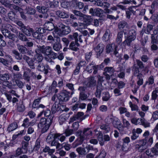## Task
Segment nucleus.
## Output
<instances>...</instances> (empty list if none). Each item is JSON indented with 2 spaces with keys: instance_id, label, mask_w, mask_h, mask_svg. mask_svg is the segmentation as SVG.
I'll return each instance as SVG.
<instances>
[{
  "instance_id": "f257e3e1",
  "label": "nucleus",
  "mask_w": 158,
  "mask_h": 158,
  "mask_svg": "<svg viewBox=\"0 0 158 158\" xmlns=\"http://www.w3.org/2000/svg\"><path fill=\"white\" fill-rule=\"evenodd\" d=\"M52 122V117H51L49 118H47L46 119L42 118L38 124V127L41 129L42 132L44 133L48 130Z\"/></svg>"
},
{
  "instance_id": "f03ea898",
  "label": "nucleus",
  "mask_w": 158,
  "mask_h": 158,
  "mask_svg": "<svg viewBox=\"0 0 158 158\" xmlns=\"http://www.w3.org/2000/svg\"><path fill=\"white\" fill-rule=\"evenodd\" d=\"M136 31L134 29L129 30L128 32V35L127 36L125 40L123 42L124 46H131L132 41H134L136 38Z\"/></svg>"
},
{
  "instance_id": "7ed1b4c3",
  "label": "nucleus",
  "mask_w": 158,
  "mask_h": 158,
  "mask_svg": "<svg viewBox=\"0 0 158 158\" xmlns=\"http://www.w3.org/2000/svg\"><path fill=\"white\" fill-rule=\"evenodd\" d=\"M57 26L59 28L60 31L59 33V35L60 36L67 35L71 32L70 27L68 26H65L61 22L58 23Z\"/></svg>"
},
{
  "instance_id": "20e7f679",
  "label": "nucleus",
  "mask_w": 158,
  "mask_h": 158,
  "mask_svg": "<svg viewBox=\"0 0 158 158\" xmlns=\"http://www.w3.org/2000/svg\"><path fill=\"white\" fill-rule=\"evenodd\" d=\"M137 143L138 144L135 145V147L139 152H143L148 147L147 140L145 139L139 140Z\"/></svg>"
},
{
  "instance_id": "39448f33",
  "label": "nucleus",
  "mask_w": 158,
  "mask_h": 158,
  "mask_svg": "<svg viewBox=\"0 0 158 158\" xmlns=\"http://www.w3.org/2000/svg\"><path fill=\"white\" fill-rule=\"evenodd\" d=\"M158 29L156 28L153 31V33L152 35L151 43L152 45L151 46V48L152 50H156L157 49V46L156 44H157L158 42L157 37L158 36Z\"/></svg>"
},
{
  "instance_id": "423d86ee",
  "label": "nucleus",
  "mask_w": 158,
  "mask_h": 158,
  "mask_svg": "<svg viewBox=\"0 0 158 158\" xmlns=\"http://www.w3.org/2000/svg\"><path fill=\"white\" fill-rule=\"evenodd\" d=\"M106 119L109 120L107 121L108 123H112L113 124L115 127H117L119 130H122L123 129L122 125L120 122V120L117 118H114L111 117H108L106 119Z\"/></svg>"
},
{
  "instance_id": "0eeeda50",
  "label": "nucleus",
  "mask_w": 158,
  "mask_h": 158,
  "mask_svg": "<svg viewBox=\"0 0 158 158\" xmlns=\"http://www.w3.org/2000/svg\"><path fill=\"white\" fill-rule=\"evenodd\" d=\"M104 13V10L99 8H91L89 9V13L93 16L102 17Z\"/></svg>"
},
{
  "instance_id": "6e6552de",
  "label": "nucleus",
  "mask_w": 158,
  "mask_h": 158,
  "mask_svg": "<svg viewBox=\"0 0 158 158\" xmlns=\"http://www.w3.org/2000/svg\"><path fill=\"white\" fill-rule=\"evenodd\" d=\"M73 93L72 92L71 93L67 92L66 90H63L61 92L60 95L58 96V98L59 100L62 101L66 102L68 101L69 99V97L70 95L72 96Z\"/></svg>"
},
{
  "instance_id": "1a4fd4ad",
  "label": "nucleus",
  "mask_w": 158,
  "mask_h": 158,
  "mask_svg": "<svg viewBox=\"0 0 158 158\" xmlns=\"http://www.w3.org/2000/svg\"><path fill=\"white\" fill-rule=\"evenodd\" d=\"M146 153L148 156L151 157L157 155L158 154V143H157L150 150H147Z\"/></svg>"
},
{
  "instance_id": "9d476101",
  "label": "nucleus",
  "mask_w": 158,
  "mask_h": 158,
  "mask_svg": "<svg viewBox=\"0 0 158 158\" xmlns=\"http://www.w3.org/2000/svg\"><path fill=\"white\" fill-rule=\"evenodd\" d=\"M23 59L27 62L30 69H35V66L34 63L35 60L33 58H30L26 55H24L23 56Z\"/></svg>"
},
{
  "instance_id": "9b49d317",
  "label": "nucleus",
  "mask_w": 158,
  "mask_h": 158,
  "mask_svg": "<svg viewBox=\"0 0 158 158\" xmlns=\"http://www.w3.org/2000/svg\"><path fill=\"white\" fill-rule=\"evenodd\" d=\"M37 69L39 71L43 72L46 75H47L48 72V69H49V65L48 64L45 65L43 63L41 62L38 63Z\"/></svg>"
},
{
  "instance_id": "f8f14e48",
  "label": "nucleus",
  "mask_w": 158,
  "mask_h": 158,
  "mask_svg": "<svg viewBox=\"0 0 158 158\" xmlns=\"http://www.w3.org/2000/svg\"><path fill=\"white\" fill-rule=\"evenodd\" d=\"M84 115V114L82 112H78L77 114H74L73 117L70 118L69 123L72 122L77 120H79L80 121H82L84 119L83 118Z\"/></svg>"
},
{
  "instance_id": "ddd939ff",
  "label": "nucleus",
  "mask_w": 158,
  "mask_h": 158,
  "mask_svg": "<svg viewBox=\"0 0 158 158\" xmlns=\"http://www.w3.org/2000/svg\"><path fill=\"white\" fill-rule=\"evenodd\" d=\"M104 48V45L102 43L98 44L94 48V49L96 52L97 57H99L102 55Z\"/></svg>"
},
{
  "instance_id": "4468645a",
  "label": "nucleus",
  "mask_w": 158,
  "mask_h": 158,
  "mask_svg": "<svg viewBox=\"0 0 158 158\" xmlns=\"http://www.w3.org/2000/svg\"><path fill=\"white\" fill-rule=\"evenodd\" d=\"M118 26L119 29L121 30V31H123L129 28L128 24L124 21L120 22L118 24Z\"/></svg>"
},
{
  "instance_id": "2eb2a0df",
  "label": "nucleus",
  "mask_w": 158,
  "mask_h": 158,
  "mask_svg": "<svg viewBox=\"0 0 158 158\" xmlns=\"http://www.w3.org/2000/svg\"><path fill=\"white\" fill-rule=\"evenodd\" d=\"M137 5L136 6H130L126 10V17L128 19H130L131 18V16L132 14L133 15H135V10L133 9V8L135 7H138Z\"/></svg>"
},
{
  "instance_id": "dca6fc26",
  "label": "nucleus",
  "mask_w": 158,
  "mask_h": 158,
  "mask_svg": "<svg viewBox=\"0 0 158 158\" xmlns=\"http://www.w3.org/2000/svg\"><path fill=\"white\" fill-rule=\"evenodd\" d=\"M26 36H30L32 34L34 30L32 28H31L28 26H25L21 30Z\"/></svg>"
},
{
  "instance_id": "f3484780",
  "label": "nucleus",
  "mask_w": 158,
  "mask_h": 158,
  "mask_svg": "<svg viewBox=\"0 0 158 158\" xmlns=\"http://www.w3.org/2000/svg\"><path fill=\"white\" fill-rule=\"evenodd\" d=\"M55 14L57 17L60 18L64 19L68 18L69 15V14L66 12L62 11L60 10H58L55 12Z\"/></svg>"
},
{
  "instance_id": "a211bd4d",
  "label": "nucleus",
  "mask_w": 158,
  "mask_h": 158,
  "mask_svg": "<svg viewBox=\"0 0 158 158\" xmlns=\"http://www.w3.org/2000/svg\"><path fill=\"white\" fill-rule=\"evenodd\" d=\"M36 9L40 13L44 14H48L49 10L46 7L38 6H36Z\"/></svg>"
},
{
  "instance_id": "6ab92c4d",
  "label": "nucleus",
  "mask_w": 158,
  "mask_h": 158,
  "mask_svg": "<svg viewBox=\"0 0 158 158\" xmlns=\"http://www.w3.org/2000/svg\"><path fill=\"white\" fill-rule=\"evenodd\" d=\"M96 134L98 135V139L99 142V144L101 146H102L104 144V140L102 134L101 132L98 131L97 130H94Z\"/></svg>"
},
{
  "instance_id": "aec40b11",
  "label": "nucleus",
  "mask_w": 158,
  "mask_h": 158,
  "mask_svg": "<svg viewBox=\"0 0 158 158\" xmlns=\"http://www.w3.org/2000/svg\"><path fill=\"white\" fill-rule=\"evenodd\" d=\"M120 3L123 5L131 3L135 5H137L138 6H139L141 4L138 0H124L123 2H120Z\"/></svg>"
},
{
  "instance_id": "412c9836",
  "label": "nucleus",
  "mask_w": 158,
  "mask_h": 158,
  "mask_svg": "<svg viewBox=\"0 0 158 158\" xmlns=\"http://www.w3.org/2000/svg\"><path fill=\"white\" fill-rule=\"evenodd\" d=\"M25 11L26 14L31 15H34L36 12V10L35 8L29 6H26L25 9Z\"/></svg>"
},
{
  "instance_id": "4be33fe9",
  "label": "nucleus",
  "mask_w": 158,
  "mask_h": 158,
  "mask_svg": "<svg viewBox=\"0 0 158 158\" xmlns=\"http://www.w3.org/2000/svg\"><path fill=\"white\" fill-rule=\"evenodd\" d=\"M12 53L16 59L18 60H21L23 58L22 55L15 49L13 50Z\"/></svg>"
},
{
  "instance_id": "5701e85b",
  "label": "nucleus",
  "mask_w": 158,
  "mask_h": 158,
  "mask_svg": "<svg viewBox=\"0 0 158 158\" xmlns=\"http://www.w3.org/2000/svg\"><path fill=\"white\" fill-rule=\"evenodd\" d=\"M44 27L45 29L48 31H51L53 30L55 28L54 24L50 21H47L45 23Z\"/></svg>"
},
{
  "instance_id": "b1692460",
  "label": "nucleus",
  "mask_w": 158,
  "mask_h": 158,
  "mask_svg": "<svg viewBox=\"0 0 158 158\" xmlns=\"http://www.w3.org/2000/svg\"><path fill=\"white\" fill-rule=\"evenodd\" d=\"M18 49L19 51V52L22 54H26L28 51L27 48L23 45L17 44V45Z\"/></svg>"
},
{
  "instance_id": "393cba45",
  "label": "nucleus",
  "mask_w": 158,
  "mask_h": 158,
  "mask_svg": "<svg viewBox=\"0 0 158 158\" xmlns=\"http://www.w3.org/2000/svg\"><path fill=\"white\" fill-rule=\"evenodd\" d=\"M3 71L2 70L0 71V81H8L10 79L9 74L8 73L3 74L2 73V72Z\"/></svg>"
},
{
  "instance_id": "a878e982",
  "label": "nucleus",
  "mask_w": 158,
  "mask_h": 158,
  "mask_svg": "<svg viewBox=\"0 0 158 158\" xmlns=\"http://www.w3.org/2000/svg\"><path fill=\"white\" fill-rule=\"evenodd\" d=\"M8 19L13 22H15L17 19V16L15 13L13 11H10L7 14Z\"/></svg>"
},
{
  "instance_id": "bb28decb",
  "label": "nucleus",
  "mask_w": 158,
  "mask_h": 158,
  "mask_svg": "<svg viewBox=\"0 0 158 158\" xmlns=\"http://www.w3.org/2000/svg\"><path fill=\"white\" fill-rule=\"evenodd\" d=\"M43 113H44L45 116L48 117L47 118H49L51 117H52V121H53V116L51 114V111L49 109H47L41 111L39 115V116H41Z\"/></svg>"
},
{
  "instance_id": "cd10ccee",
  "label": "nucleus",
  "mask_w": 158,
  "mask_h": 158,
  "mask_svg": "<svg viewBox=\"0 0 158 158\" xmlns=\"http://www.w3.org/2000/svg\"><path fill=\"white\" fill-rule=\"evenodd\" d=\"M89 87L95 86L96 85V81L95 80V77L94 76H90L88 78Z\"/></svg>"
},
{
  "instance_id": "c85d7f7f",
  "label": "nucleus",
  "mask_w": 158,
  "mask_h": 158,
  "mask_svg": "<svg viewBox=\"0 0 158 158\" xmlns=\"http://www.w3.org/2000/svg\"><path fill=\"white\" fill-rule=\"evenodd\" d=\"M35 52H36V51ZM33 58L35 60L38 62V63H39L42 62L43 59V56L41 53L36 52Z\"/></svg>"
},
{
  "instance_id": "c756f323",
  "label": "nucleus",
  "mask_w": 158,
  "mask_h": 158,
  "mask_svg": "<svg viewBox=\"0 0 158 158\" xmlns=\"http://www.w3.org/2000/svg\"><path fill=\"white\" fill-rule=\"evenodd\" d=\"M27 152L25 149L23 148H18L15 151V153L14 156L17 157L22 154H25Z\"/></svg>"
},
{
  "instance_id": "7c9ffc66",
  "label": "nucleus",
  "mask_w": 158,
  "mask_h": 158,
  "mask_svg": "<svg viewBox=\"0 0 158 158\" xmlns=\"http://www.w3.org/2000/svg\"><path fill=\"white\" fill-rule=\"evenodd\" d=\"M116 48V47L115 46V44L113 43L108 44L106 47V52L107 53H109L114 51V49Z\"/></svg>"
},
{
  "instance_id": "2f4dec72",
  "label": "nucleus",
  "mask_w": 158,
  "mask_h": 158,
  "mask_svg": "<svg viewBox=\"0 0 158 158\" xmlns=\"http://www.w3.org/2000/svg\"><path fill=\"white\" fill-rule=\"evenodd\" d=\"M123 31H121L118 32L116 40L118 44H120L122 41Z\"/></svg>"
},
{
  "instance_id": "473e14b6",
  "label": "nucleus",
  "mask_w": 158,
  "mask_h": 158,
  "mask_svg": "<svg viewBox=\"0 0 158 158\" xmlns=\"http://www.w3.org/2000/svg\"><path fill=\"white\" fill-rule=\"evenodd\" d=\"M132 71L133 72L134 75L137 77H138V76L140 74H142L141 73H139V69L135 64H134L132 67Z\"/></svg>"
},
{
  "instance_id": "72a5a7b5",
  "label": "nucleus",
  "mask_w": 158,
  "mask_h": 158,
  "mask_svg": "<svg viewBox=\"0 0 158 158\" xmlns=\"http://www.w3.org/2000/svg\"><path fill=\"white\" fill-rule=\"evenodd\" d=\"M142 121V118H133L131 119V122L132 124L137 125L138 124L141 125Z\"/></svg>"
},
{
  "instance_id": "f704fd0d",
  "label": "nucleus",
  "mask_w": 158,
  "mask_h": 158,
  "mask_svg": "<svg viewBox=\"0 0 158 158\" xmlns=\"http://www.w3.org/2000/svg\"><path fill=\"white\" fill-rule=\"evenodd\" d=\"M92 134V131L90 128H85L84 129L83 135V136L86 138L85 139H89V138H88V136L89 135H91Z\"/></svg>"
},
{
  "instance_id": "c9c22d12",
  "label": "nucleus",
  "mask_w": 158,
  "mask_h": 158,
  "mask_svg": "<svg viewBox=\"0 0 158 158\" xmlns=\"http://www.w3.org/2000/svg\"><path fill=\"white\" fill-rule=\"evenodd\" d=\"M25 109V106L23 104V102L20 101L17 105V110L19 112H22L24 111Z\"/></svg>"
},
{
  "instance_id": "e433bc0d",
  "label": "nucleus",
  "mask_w": 158,
  "mask_h": 158,
  "mask_svg": "<svg viewBox=\"0 0 158 158\" xmlns=\"http://www.w3.org/2000/svg\"><path fill=\"white\" fill-rule=\"evenodd\" d=\"M134 56V53H133V52H131L128 54H124L123 55V59L125 61H127L131 57H133Z\"/></svg>"
},
{
  "instance_id": "4c0bfd02",
  "label": "nucleus",
  "mask_w": 158,
  "mask_h": 158,
  "mask_svg": "<svg viewBox=\"0 0 158 158\" xmlns=\"http://www.w3.org/2000/svg\"><path fill=\"white\" fill-rule=\"evenodd\" d=\"M18 125L16 123H13L8 126L7 130L8 132H10L15 130L17 127Z\"/></svg>"
},
{
  "instance_id": "58836bf2",
  "label": "nucleus",
  "mask_w": 158,
  "mask_h": 158,
  "mask_svg": "<svg viewBox=\"0 0 158 158\" xmlns=\"http://www.w3.org/2000/svg\"><path fill=\"white\" fill-rule=\"evenodd\" d=\"M117 70L116 71L117 72H120V73L118 74V77L121 78H124L125 74L124 72H122L123 71V67L120 66H119V67L117 68Z\"/></svg>"
},
{
  "instance_id": "ea45409f",
  "label": "nucleus",
  "mask_w": 158,
  "mask_h": 158,
  "mask_svg": "<svg viewBox=\"0 0 158 158\" xmlns=\"http://www.w3.org/2000/svg\"><path fill=\"white\" fill-rule=\"evenodd\" d=\"M110 34V31L109 29H106L102 37V40L105 41H108L109 40Z\"/></svg>"
},
{
  "instance_id": "a19ab883",
  "label": "nucleus",
  "mask_w": 158,
  "mask_h": 158,
  "mask_svg": "<svg viewBox=\"0 0 158 158\" xmlns=\"http://www.w3.org/2000/svg\"><path fill=\"white\" fill-rule=\"evenodd\" d=\"M54 137L55 139H57L61 142L64 141L66 138L64 135H63L62 134L59 133L55 134Z\"/></svg>"
},
{
  "instance_id": "79ce46f5",
  "label": "nucleus",
  "mask_w": 158,
  "mask_h": 158,
  "mask_svg": "<svg viewBox=\"0 0 158 158\" xmlns=\"http://www.w3.org/2000/svg\"><path fill=\"white\" fill-rule=\"evenodd\" d=\"M52 47L54 50L56 51H59L61 48L62 46L60 42L58 41L53 44Z\"/></svg>"
},
{
  "instance_id": "37998d69",
  "label": "nucleus",
  "mask_w": 158,
  "mask_h": 158,
  "mask_svg": "<svg viewBox=\"0 0 158 158\" xmlns=\"http://www.w3.org/2000/svg\"><path fill=\"white\" fill-rule=\"evenodd\" d=\"M55 150L53 149H50L49 148L48 146H46L45 148L43 149L42 150L41 149H40V151L39 152V153H41L43 152H48L49 153H51L53 152Z\"/></svg>"
},
{
  "instance_id": "c03bdc74",
  "label": "nucleus",
  "mask_w": 158,
  "mask_h": 158,
  "mask_svg": "<svg viewBox=\"0 0 158 158\" xmlns=\"http://www.w3.org/2000/svg\"><path fill=\"white\" fill-rule=\"evenodd\" d=\"M105 73H108L110 74H113L115 70L113 67H106L104 69Z\"/></svg>"
},
{
  "instance_id": "a18cd8bd",
  "label": "nucleus",
  "mask_w": 158,
  "mask_h": 158,
  "mask_svg": "<svg viewBox=\"0 0 158 158\" xmlns=\"http://www.w3.org/2000/svg\"><path fill=\"white\" fill-rule=\"evenodd\" d=\"M92 3L95 6L100 7L103 6V3L101 0H93Z\"/></svg>"
},
{
  "instance_id": "49530a36",
  "label": "nucleus",
  "mask_w": 158,
  "mask_h": 158,
  "mask_svg": "<svg viewBox=\"0 0 158 158\" xmlns=\"http://www.w3.org/2000/svg\"><path fill=\"white\" fill-rule=\"evenodd\" d=\"M18 37L20 40L26 42L28 40L24 33L19 32Z\"/></svg>"
},
{
  "instance_id": "de8ad7c7",
  "label": "nucleus",
  "mask_w": 158,
  "mask_h": 158,
  "mask_svg": "<svg viewBox=\"0 0 158 158\" xmlns=\"http://www.w3.org/2000/svg\"><path fill=\"white\" fill-rule=\"evenodd\" d=\"M41 98H39L37 99H35L33 102L32 105V107L34 108H37L39 103L40 102Z\"/></svg>"
},
{
  "instance_id": "09e8293b",
  "label": "nucleus",
  "mask_w": 158,
  "mask_h": 158,
  "mask_svg": "<svg viewBox=\"0 0 158 158\" xmlns=\"http://www.w3.org/2000/svg\"><path fill=\"white\" fill-rule=\"evenodd\" d=\"M40 149H41L40 148V142L39 140L37 139L35 142L34 150V151H36L39 153Z\"/></svg>"
},
{
  "instance_id": "8fccbe9b",
  "label": "nucleus",
  "mask_w": 158,
  "mask_h": 158,
  "mask_svg": "<svg viewBox=\"0 0 158 158\" xmlns=\"http://www.w3.org/2000/svg\"><path fill=\"white\" fill-rule=\"evenodd\" d=\"M75 45V42L74 41H72L70 44L69 46V48H68V49L76 51L79 49V48H78L76 47Z\"/></svg>"
},
{
  "instance_id": "3c124183",
  "label": "nucleus",
  "mask_w": 158,
  "mask_h": 158,
  "mask_svg": "<svg viewBox=\"0 0 158 158\" xmlns=\"http://www.w3.org/2000/svg\"><path fill=\"white\" fill-rule=\"evenodd\" d=\"M32 35L35 38L39 40L41 39L43 36L42 35L39 33H38L35 31L34 32V31L32 33Z\"/></svg>"
},
{
  "instance_id": "603ef678",
  "label": "nucleus",
  "mask_w": 158,
  "mask_h": 158,
  "mask_svg": "<svg viewBox=\"0 0 158 158\" xmlns=\"http://www.w3.org/2000/svg\"><path fill=\"white\" fill-rule=\"evenodd\" d=\"M87 98V95L85 93L84 89H82V91L80 92V94L79 99H81V100H85Z\"/></svg>"
},
{
  "instance_id": "864d4df0",
  "label": "nucleus",
  "mask_w": 158,
  "mask_h": 158,
  "mask_svg": "<svg viewBox=\"0 0 158 158\" xmlns=\"http://www.w3.org/2000/svg\"><path fill=\"white\" fill-rule=\"evenodd\" d=\"M76 150L80 155H85L87 153L85 149L81 147L77 148Z\"/></svg>"
},
{
  "instance_id": "5fc2aeb1",
  "label": "nucleus",
  "mask_w": 158,
  "mask_h": 158,
  "mask_svg": "<svg viewBox=\"0 0 158 158\" xmlns=\"http://www.w3.org/2000/svg\"><path fill=\"white\" fill-rule=\"evenodd\" d=\"M100 128L101 129L103 130L104 132L106 133H107L109 132L110 130L109 126L106 124H103L101 126Z\"/></svg>"
},
{
  "instance_id": "6e6d98bb",
  "label": "nucleus",
  "mask_w": 158,
  "mask_h": 158,
  "mask_svg": "<svg viewBox=\"0 0 158 158\" xmlns=\"http://www.w3.org/2000/svg\"><path fill=\"white\" fill-rule=\"evenodd\" d=\"M59 106L55 104H53L51 108L52 113L53 114L55 113L57 111H59Z\"/></svg>"
},
{
  "instance_id": "4d7b16f0",
  "label": "nucleus",
  "mask_w": 158,
  "mask_h": 158,
  "mask_svg": "<svg viewBox=\"0 0 158 158\" xmlns=\"http://www.w3.org/2000/svg\"><path fill=\"white\" fill-rule=\"evenodd\" d=\"M81 133L82 131H81L79 130L76 132V134L77 136H80V141L81 142H82L86 138L83 136V134L81 135Z\"/></svg>"
},
{
  "instance_id": "13d9d810",
  "label": "nucleus",
  "mask_w": 158,
  "mask_h": 158,
  "mask_svg": "<svg viewBox=\"0 0 158 158\" xmlns=\"http://www.w3.org/2000/svg\"><path fill=\"white\" fill-rule=\"evenodd\" d=\"M78 34L77 33L75 32L73 33L72 35H69V38L71 40H74L75 42H78V41L77 37Z\"/></svg>"
},
{
  "instance_id": "bf43d9fd",
  "label": "nucleus",
  "mask_w": 158,
  "mask_h": 158,
  "mask_svg": "<svg viewBox=\"0 0 158 158\" xmlns=\"http://www.w3.org/2000/svg\"><path fill=\"white\" fill-rule=\"evenodd\" d=\"M22 75L20 73H13V77L14 80H17L22 78Z\"/></svg>"
},
{
  "instance_id": "052dcab7",
  "label": "nucleus",
  "mask_w": 158,
  "mask_h": 158,
  "mask_svg": "<svg viewBox=\"0 0 158 158\" xmlns=\"http://www.w3.org/2000/svg\"><path fill=\"white\" fill-rule=\"evenodd\" d=\"M0 2L6 7L9 8H11V6L12 5L9 2H8L6 0H0Z\"/></svg>"
},
{
  "instance_id": "680f3d73",
  "label": "nucleus",
  "mask_w": 158,
  "mask_h": 158,
  "mask_svg": "<svg viewBox=\"0 0 158 158\" xmlns=\"http://www.w3.org/2000/svg\"><path fill=\"white\" fill-rule=\"evenodd\" d=\"M94 66L93 64L92 63H90L86 67L85 70L89 73H91L92 72V69Z\"/></svg>"
},
{
  "instance_id": "e2e57ef3",
  "label": "nucleus",
  "mask_w": 158,
  "mask_h": 158,
  "mask_svg": "<svg viewBox=\"0 0 158 158\" xmlns=\"http://www.w3.org/2000/svg\"><path fill=\"white\" fill-rule=\"evenodd\" d=\"M54 138H55L54 135V136L52 134H49L47 137L46 139L47 142L48 143L52 142L54 140Z\"/></svg>"
},
{
  "instance_id": "0e129e2a",
  "label": "nucleus",
  "mask_w": 158,
  "mask_h": 158,
  "mask_svg": "<svg viewBox=\"0 0 158 158\" xmlns=\"http://www.w3.org/2000/svg\"><path fill=\"white\" fill-rule=\"evenodd\" d=\"M139 137V135L135 133V129H133L132 131V135L131 136V140H135L137 139Z\"/></svg>"
},
{
  "instance_id": "69168bd1",
  "label": "nucleus",
  "mask_w": 158,
  "mask_h": 158,
  "mask_svg": "<svg viewBox=\"0 0 158 158\" xmlns=\"http://www.w3.org/2000/svg\"><path fill=\"white\" fill-rule=\"evenodd\" d=\"M110 98V95L108 92H106L103 93L102 99L104 101H107Z\"/></svg>"
},
{
  "instance_id": "338daca9",
  "label": "nucleus",
  "mask_w": 158,
  "mask_h": 158,
  "mask_svg": "<svg viewBox=\"0 0 158 158\" xmlns=\"http://www.w3.org/2000/svg\"><path fill=\"white\" fill-rule=\"evenodd\" d=\"M73 129L67 128L64 131V133L66 136H69L73 134Z\"/></svg>"
},
{
  "instance_id": "774afa93",
  "label": "nucleus",
  "mask_w": 158,
  "mask_h": 158,
  "mask_svg": "<svg viewBox=\"0 0 158 158\" xmlns=\"http://www.w3.org/2000/svg\"><path fill=\"white\" fill-rule=\"evenodd\" d=\"M122 122L124 127H125L129 128L130 126V124L129 122L124 118H123Z\"/></svg>"
}]
</instances>
